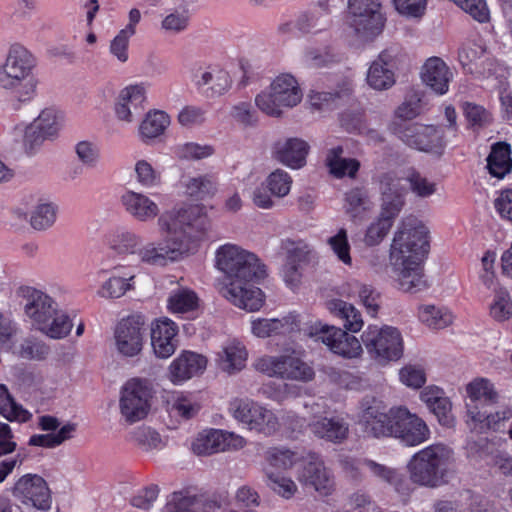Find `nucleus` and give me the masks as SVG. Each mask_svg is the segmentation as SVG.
I'll list each match as a JSON object with an SVG mask.
<instances>
[{"label":"nucleus","instance_id":"obj_1","mask_svg":"<svg viewBox=\"0 0 512 512\" xmlns=\"http://www.w3.org/2000/svg\"><path fill=\"white\" fill-rule=\"evenodd\" d=\"M209 226L207 207L181 204L163 211L156 223L160 241L144 242L135 230L118 226L106 235V244L118 255H136L145 264L165 266L193 254Z\"/></svg>","mask_w":512,"mask_h":512},{"label":"nucleus","instance_id":"obj_2","mask_svg":"<svg viewBox=\"0 0 512 512\" xmlns=\"http://www.w3.org/2000/svg\"><path fill=\"white\" fill-rule=\"evenodd\" d=\"M215 267L224 275L220 293L225 299L249 312L263 306L264 295L256 284L267 276V269L256 254L226 243L215 251Z\"/></svg>","mask_w":512,"mask_h":512},{"label":"nucleus","instance_id":"obj_3","mask_svg":"<svg viewBox=\"0 0 512 512\" xmlns=\"http://www.w3.org/2000/svg\"><path fill=\"white\" fill-rule=\"evenodd\" d=\"M430 249V231L415 216L401 219L390 247L389 261L393 279L404 292H416L426 287L422 262Z\"/></svg>","mask_w":512,"mask_h":512},{"label":"nucleus","instance_id":"obj_4","mask_svg":"<svg viewBox=\"0 0 512 512\" xmlns=\"http://www.w3.org/2000/svg\"><path fill=\"white\" fill-rule=\"evenodd\" d=\"M15 299L22 307L26 320L46 336L62 339L70 333L72 322L69 316L45 291L21 285L15 290Z\"/></svg>","mask_w":512,"mask_h":512},{"label":"nucleus","instance_id":"obj_5","mask_svg":"<svg viewBox=\"0 0 512 512\" xmlns=\"http://www.w3.org/2000/svg\"><path fill=\"white\" fill-rule=\"evenodd\" d=\"M454 450L444 444H432L416 452L407 463L411 483L424 488L446 485L455 474Z\"/></svg>","mask_w":512,"mask_h":512},{"label":"nucleus","instance_id":"obj_6","mask_svg":"<svg viewBox=\"0 0 512 512\" xmlns=\"http://www.w3.org/2000/svg\"><path fill=\"white\" fill-rule=\"evenodd\" d=\"M35 58L24 47L10 48L4 64L0 67V86L16 91L20 101L31 100L36 91V81L32 76Z\"/></svg>","mask_w":512,"mask_h":512},{"label":"nucleus","instance_id":"obj_7","mask_svg":"<svg viewBox=\"0 0 512 512\" xmlns=\"http://www.w3.org/2000/svg\"><path fill=\"white\" fill-rule=\"evenodd\" d=\"M302 99L298 80L292 74L281 73L256 95L255 105L267 116L279 118L285 110L299 105Z\"/></svg>","mask_w":512,"mask_h":512},{"label":"nucleus","instance_id":"obj_8","mask_svg":"<svg viewBox=\"0 0 512 512\" xmlns=\"http://www.w3.org/2000/svg\"><path fill=\"white\" fill-rule=\"evenodd\" d=\"M347 26L360 44L370 43L379 37L386 24L380 0H348Z\"/></svg>","mask_w":512,"mask_h":512},{"label":"nucleus","instance_id":"obj_9","mask_svg":"<svg viewBox=\"0 0 512 512\" xmlns=\"http://www.w3.org/2000/svg\"><path fill=\"white\" fill-rule=\"evenodd\" d=\"M228 411L245 429L265 437L276 434L281 427L280 420L272 409L250 398L232 399Z\"/></svg>","mask_w":512,"mask_h":512},{"label":"nucleus","instance_id":"obj_10","mask_svg":"<svg viewBox=\"0 0 512 512\" xmlns=\"http://www.w3.org/2000/svg\"><path fill=\"white\" fill-rule=\"evenodd\" d=\"M368 355L380 365L398 361L404 353L400 330L390 325H368L361 334Z\"/></svg>","mask_w":512,"mask_h":512},{"label":"nucleus","instance_id":"obj_11","mask_svg":"<svg viewBox=\"0 0 512 512\" xmlns=\"http://www.w3.org/2000/svg\"><path fill=\"white\" fill-rule=\"evenodd\" d=\"M303 407L310 416L307 428L315 438L333 444L347 440L349 423L339 415L327 416L329 406L324 399L307 400Z\"/></svg>","mask_w":512,"mask_h":512},{"label":"nucleus","instance_id":"obj_12","mask_svg":"<svg viewBox=\"0 0 512 512\" xmlns=\"http://www.w3.org/2000/svg\"><path fill=\"white\" fill-rule=\"evenodd\" d=\"M65 126L64 112L54 106H46L25 126L23 146L30 153H36L45 142H53L59 138Z\"/></svg>","mask_w":512,"mask_h":512},{"label":"nucleus","instance_id":"obj_13","mask_svg":"<svg viewBox=\"0 0 512 512\" xmlns=\"http://www.w3.org/2000/svg\"><path fill=\"white\" fill-rule=\"evenodd\" d=\"M304 334L323 343L330 352L348 360L359 359L364 353L363 343L342 328L315 322L303 328Z\"/></svg>","mask_w":512,"mask_h":512},{"label":"nucleus","instance_id":"obj_14","mask_svg":"<svg viewBox=\"0 0 512 512\" xmlns=\"http://www.w3.org/2000/svg\"><path fill=\"white\" fill-rule=\"evenodd\" d=\"M398 410L399 406L387 409L383 401L375 397H365L360 404L358 421L368 437H392Z\"/></svg>","mask_w":512,"mask_h":512},{"label":"nucleus","instance_id":"obj_15","mask_svg":"<svg viewBox=\"0 0 512 512\" xmlns=\"http://www.w3.org/2000/svg\"><path fill=\"white\" fill-rule=\"evenodd\" d=\"M391 129L408 146L419 151L441 154L446 145L443 129L434 125L411 123L402 126L394 121Z\"/></svg>","mask_w":512,"mask_h":512},{"label":"nucleus","instance_id":"obj_16","mask_svg":"<svg viewBox=\"0 0 512 512\" xmlns=\"http://www.w3.org/2000/svg\"><path fill=\"white\" fill-rule=\"evenodd\" d=\"M152 392L147 380L132 378L122 387L119 408L121 416L128 423L145 418L150 409Z\"/></svg>","mask_w":512,"mask_h":512},{"label":"nucleus","instance_id":"obj_17","mask_svg":"<svg viewBox=\"0 0 512 512\" xmlns=\"http://www.w3.org/2000/svg\"><path fill=\"white\" fill-rule=\"evenodd\" d=\"M494 384L487 378L476 377L465 385V423L477 427L481 423L485 406L498 401Z\"/></svg>","mask_w":512,"mask_h":512},{"label":"nucleus","instance_id":"obj_18","mask_svg":"<svg viewBox=\"0 0 512 512\" xmlns=\"http://www.w3.org/2000/svg\"><path fill=\"white\" fill-rule=\"evenodd\" d=\"M12 496L26 507L39 511L51 508V491L46 480L37 474L21 476L11 488Z\"/></svg>","mask_w":512,"mask_h":512},{"label":"nucleus","instance_id":"obj_19","mask_svg":"<svg viewBox=\"0 0 512 512\" xmlns=\"http://www.w3.org/2000/svg\"><path fill=\"white\" fill-rule=\"evenodd\" d=\"M400 61L401 52L397 47L382 50L368 66L367 85L375 91L391 89L396 84V71Z\"/></svg>","mask_w":512,"mask_h":512},{"label":"nucleus","instance_id":"obj_20","mask_svg":"<svg viewBox=\"0 0 512 512\" xmlns=\"http://www.w3.org/2000/svg\"><path fill=\"white\" fill-rule=\"evenodd\" d=\"M302 465L297 471V480L306 487L313 488L323 496L332 494L335 489L333 473L325 466L321 456L308 452L302 458Z\"/></svg>","mask_w":512,"mask_h":512},{"label":"nucleus","instance_id":"obj_21","mask_svg":"<svg viewBox=\"0 0 512 512\" xmlns=\"http://www.w3.org/2000/svg\"><path fill=\"white\" fill-rule=\"evenodd\" d=\"M96 277L103 280L96 290V295L106 300H115L133 289L135 273L121 265L108 267L102 263L96 271Z\"/></svg>","mask_w":512,"mask_h":512},{"label":"nucleus","instance_id":"obj_22","mask_svg":"<svg viewBox=\"0 0 512 512\" xmlns=\"http://www.w3.org/2000/svg\"><path fill=\"white\" fill-rule=\"evenodd\" d=\"M191 81L200 94L210 99L224 95L232 87L229 72L217 65L193 69Z\"/></svg>","mask_w":512,"mask_h":512},{"label":"nucleus","instance_id":"obj_23","mask_svg":"<svg viewBox=\"0 0 512 512\" xmlns=\"http://www.w3.org/2000/svg\"><path fill=\"white\" fill-rule=\"evenodd\" d=\"M145 330L143 323L135 317L123 319L114 332L115 350L123 358L138 356L144 346Z\"/></svg>","mask_w":512,"mask_h":512},{"label":"nucleus","instance_id":"obj_24","mask_svg":"<svg viewBox=\"0 0 512 512\" xmlns=\"http://www.w3.org/2000/svg\"><path fill=\"white\" fill-rule=\"evenodd\" d=\"M392 437L405 446H417L430 438V430L426 423L407 408L399 406Z\"/></svg>","mask_w":512,"mask_h":512},{"label":"nucleus","instance_id":"obj_25","mask_svg":"<svg viewBox=\"0 0 512 512\" xmlns=\"http://www.w3.org/2000/svg\"><path fill=\"white\" fill-rule=\"evenodd\" d=\"M381 195L380 216L394 221L405 205L406 189L401 178L394 172H387L379 177Z\"/></svg>","mask_w":512,"mask_h":512},{"label":"nucleus","instance_id":"obj_26","mask_svg":"<svg viewBox=\"0 0 512 512\" xmlns=\"http://www.w3.org/2000/svg\"><path fill=\"white\" fill-rule=\"evenodd\" d=\"M124 211L135 221L140 223L156 221L163 214L159 204L147 193L128 189L120 197Z\"/></svg>","mask_w":512,"mask_h":512},{"label":"nucleus","instance_id":"obj_27","mask_svg":"<svg viewBox=\"0 0 512 512\" xmlns=\"http://www.w3.org/2000/svg\"><path fill=\"white\" fill-rule=\"evenodd\" d=\"M147 99V86L144 83L130 84L120 90L114 111L119 121L130 124L136 114L144 109Z\"/></svg>","mask_w":512,"mask_h":512},{"label":"nucleus","instance_id":"obj_28","mask_svg":"<svg viewBox=\"0 0 512 512\" xmlns=\"http://www.w3.org/2000/svg\"><path fill=\"white\" fill-rule=\"evenodd\" d=\"M207 367L205 356L192 351H182L168 366L167 378L174 385H183L201 375Z\"/></svg>","mask_w":512,"mask_h":512},{"label":"nucleus","instance_id":"obj_29","mask_svg":"<svg viewBox=\"0 0 512 512\" xmlns=\"http://www.w3.org/2000/svg\"><path fill=\"white\" fill-rule=\"evenodd\" d=\"M219 509L220 504L214 498L177 491L167 496L160 512H217Z\"/></svg>","mask_w":512,"mask_h":512},{"label":"nucleus","instance_id":"obj_30","mask_svg":"<svg viewBox=\"0 0 512 512\" xmlns=\"http://www.w3.org/2000/svg\"><path fill=\"white\" fill-rule=\"evenodd\" d=\"M302 319L296 312H289L279 318L251 319V333L258 338L288 335L301 330Z\"/></svg>","mask_w":512,"mask_h":512},{"label":"nucleus","instance_id":"obj_31","mask_svg":"<svg viewBox=\"0 0 512 512\" xmlns=\"http://www.w3.org/2000/svg\"><path fill=\"white\" fill-rule=\"evenodd\" d=\"M281 249L285 254L281 276L289 287L294 288L301 279L300 265L306 260L310 250L305 242L290 239L282 241Z\"/></svg>","mask_w":512,"mask_h":512},{"label":"nucleus","instance_id":"obj_32","mask_svg":"<svg viewBox=\"0 0 512 512\" xmlns=\"http://www.w3.org/2000/svg\"><path fill=\"white\" fill-rule=\"evenodd\" d=\"M420 78L423 84L432 92L442 96L449 91V85L454 78V74L442 58L432 56L422 65Z\"/></svg>","mask_w":512,"mask_h":512},{"label":"nucleus","instance_id":"obj_33","mask_svg":"<svg viewBox=\"0 0 512 512\" xmlns=\"http://www.w3.org/2000/svg\"><path fill=\"white\" fill-rule=\"evenodd\" d=\"M309 144L301 138H283L272 146V157L290 169H300L306 164Z\"/></svg>","mask_w":512,"mask_h":512},{"label":"nucleus","instance_id":"obj_34","mask_svg":"<svg viewBox=\"0 0 512 512\" xmlns=\"http://www.w3.org/2000/svg\"><path fill=\"white\" fill-rule=\"evenodd\" d=\"M248 360L246 346L238 339H228L220 346L215 355L217 367L228 375L241 372Z\"/></svg>","mask_w":512,"mask_h":512},{"label":"nucleus","instance_id":"obj_35","mask_svg":"<svg viewBox=\"0 0 512 512\" xmlns=\"http://www.w3.org/2000/svg\"><path fill=\"white\" fill-rule=\"evenodd\" d=\"M177 333L176 324L168 318L158 319L152 324L151 346L157 358L167 359L174 354L177 348Z\"/></svg>","mask_w":512,"mask_h":512},{"label":"nucleus","instance_id":"obj_36","mask_svg":"<svg viewBox=\"0 0 512 512\" xmlns=\"http://www.w3.org/2000/svg\"><path fill=\"white\" fill-rule=\"evenodd\" d=\"M312 363L306 361L301 353L292 351L283 353L282 379L300 383H309L315 379Z\"/></svg>","mask_w":512,"mask_h":512},{"label":"nucleus","instance_id":"obj_37","mask_svg":"<svg viewBox=\"0 0 512 512\" xmlns=\"http://www.w3.org/2000/svg\"><path fill=\"white\" fill-rule=\"evenodd\" d=\"M367 471L379 481L392 486L397 493L403 496L410 495V483L398 469L371 460L367 462Z\"/></svg>","mask_w":512,"mask_h":512},{"label":"nucleus","instance_id":"obj_38","mask_svg":"<svg viewBox=\"0 0 512 512\" xmlns=\"http://www.w3.org/2000/svg\"><path fill=\"white\" fill-rule=\"evenodd\" d=\"M297 461L295 452L285 447H270L264 453L262 471L264 476L268 473H283L291 469Z\"/></svg>","mask_w":512,"mask_h":512},{"label":"nucleus","instance_id":"obj_39","mask_svg":"<svg viewBox=\"0 0 512 512\" xmlns=\"http://www.w3.org/2000/svg\"><path fill=\"white\" fill-rule=\"evenodd\" d=\"M329 312L341 319L344 330L350 333H358L364 326L361 312L354 305L341 299H332L327 303Z\"/></svg>","mask_w":512,"mask_h":512},{"label":"nucleus","instance_id":"obj_40","mask_svg":"<svg viewBox=\"0 0 512 512\" xmlns=\"http://www.w3.org/2000/svg\"><path fill=\"white\" fill-rule=\"evenodd\" d=\"M326 165L329 172L336 178H355L360 168V162L355 158L343 157V148L336 146L328 150Z\"/></svg>","mask_w":512,"mask_h":512},{"label":"nucleus","instance_id":"obj_41","mask_svg":"<svg viewBox=\"0 0 512 512\" xmlns=\"http://www.w3.org/2000/svg\"><path fill=\"white\" fill-rule=\"evenodd\" d=\"M181 186L186 196L196 200L212 197L217 191L216 180L208 174L184 177Z\"/></svg>","mask_w":512,"mask_h":512},{"label":"nucleus","instance_id":"obj_42","mask_svg":"<svg viewBox=\"0 0 512 512\" xmlns=\"http://www.w3.org/2000/svg\"><path fill=\"white\" fill-rule=\"evenodd\" d=\"M170 124L171 117L167 112L151 110L139 125V135L144 141L155 139L164 134Z\"/></svg>","mask_w":512,"mask_h":512},{"label":"nucleus","instance_id":"obj_43","mask_svg":"<svg viewBox=\"0 0 512 512\" xmlns=\"http://www.w3.org/2000/svg\"><path fill=\"white\" fill-rule=\"evenodd\" d=\"M487 167L490 174L498 179H503L511 171V149L507 143L499 142L492 146Z\"/></svg>","mask_w":512,"mask_h":512},{"label":"nucleus","instance_id":"obj_44","mask_svg":"<svg viewBox=\"0 0 512 512\" xmlns=\"http://www.w3.org/2000/svg\"><path fill=\"white\" fill-rule=\"evenodd\" d=\"M132 176L135 182L145 189L159 188L163 184L161 170L148 159L140 158L135 161Z\"/></svg>","mask_w":512,"mask_h":512},{"label":"nucleus","instance_id":"obj_45","mask_svg":"<svg viewBox=\"0 0 512 512\" xmlns=\"http://www.w3.org/2000/svg\"><path fill=\"white\" fill-rule=\"evenodd\" d=\"M373 208L366 190L353 188L345 194L344 210L353 220H362L365 215Z\"/></svg>","mask_w":512,"mask_h":512},{"label":"nucleus","instance_id":"obj_46","mask_svg":"<svg viewBox=\"0 0 512 512\" xmlns=\"http://www.w3.org/2000/svg\"><path fill=\"white\" fill-rule=\"evenodd\" d=\"M169 403L171 413L183 420L195 417L201 409L198 397L189 392L175 393Z\"/></svg>","mask_w":512,"mask_h":512},{"label":"nucleus","instance_id":"obj_47","mask_svg":"<svg viewBox=\"0 0 512 512\" xmlns=\"http://www.w3.org/2000/svg\"><path fill=\"white\" fill-rule=\"evenodd\" d=\"M418 317L431 329H443L454 321L453 313L446 307L423 305L419 307Z\"/></svg>","mask_w":512,"mask_h":512},{"label":"nucleus","instance_id":"obj_48","mask_svg":"<svg viewBox=\"0 0 512 512\" xmlns=\"http://www.w3.org/2000/svg\"><path fill=\"white\" fill-rule=\"evenodd\" d=\"M130 440L145 452L159 451L166 446V439L156 430L147 426H140L132 430Z\"/></svg>","mask_w":512,"mask_h":512},{"label":"nucleus","instance_id":"obj_49","mask_svg":"<svg viewBox=\"0 0 512 512\" xmlns=\"http://www.w3.org/2000/svg\"><path fill=\"white\" fill-rule=\"evenodd\" d=\"M330 25L329 11L320 6L302 14L297 20L298 28L304 33H316L326 29Z\"/></svg>","mask_w":512,"mask_h":512},{"label":"nucleus","instance_id":"obj_50","mask_svg":"<svg viewBox=\"0 0 512 512\" xmlns=\"http://www.w3.org/2000/svg\"><path fill=\"white\" fill-rule=\"evenodd\" d=\"M199 299L196 293L188 288H179L171 292L168 298V309L173 314H185L197 309Z\"/></svg>","mask_w":512,"mask_h":512},{"label":"nucleus","instance_id":"obj_51","mask_svg":"<svg viewBox=\"0 0 512 512\" xmlns=\"http://www.w3.org/2000/svg\"><path fill=\"white\" fill-rule=\"evenodd\" d=\"M0 415L16 422H26L31 418V413L11 398L4 385H0Z\"/></svg>","mask_w":512,"mask_h":512},{"label":"nucleus","instance_id":"obj_52","mask_svg":"<svg viewBox=\"0 0 512 512\" xmlns=\"http://www.w3.org/2000/svg\"><path fill=\"white\" fill-rule=\"evenodd\" d=\"M489 315L497 322L512 318V298L505 288H499L494 292L489 305Z\"/></svg>","mask_w":512,"mask_h":512},{"label":"nucleus","instance_id":"obj_53","mask_svg":"<svg viewBox=\"0 0 512 512\" xmlns=\"http://www.w3.org/2000/svg\"><path fill=\"white\" fill-rule=\"evenodd\" d=\"M264 478L267 487L283 499L289 500L298 493L296 482L284 473H268Z\"/></svg>","mask_w":512,"mask_h":512},{"label":"nucleus","instance_id":"obj_54","mask_svg":"<svg viewBox=\"0 0 512 512\" xmlns=\"http://www.w3.org/2000/svg\"><path fill=\"white\" fill-rule=\"evenodd\" d=\"M57 207L50 202L39 201L30 215V224L35 230H46L56 221Z\"/></svg>","mask_w":512,"mask_h":512},{"label":"nucleus","instance_id":"obj_55","mask_svg":"<svg viewBox=\"0 0 512 512\" xmlns=\"http://www.w3.org/2000/svg\"><path fill=\"white\" fill-rule=\"evenodd\" d=\"M350 93V88L345 85L339 91H317L312 90L308 94V102L313 110L324 111L333 107L338 99H341Z\"/></svg>","mask_w":512,"mask_h":512},{"label":"nucleus","instance_id":"obj_56","mask_svg":"<svg viewBox=\"0 0 512 512\" xmlns=\"http://www.w3.org/2000/svg\"><path fill=\"white\" fill-rule=\"evenodd\" d=\"M424 110L423 94L418 91L409 93L403 102L395 109L396 120H412L419 116Z\"/></svg>","mask_w":512,"mask_h":512},{"label":"nucleus","instance_id":"obj_57","mask_svg":"<svg viewBox=\"0 0 512 512\" xmlns=\"http://www.w3.org/2000/svg\"><path fill=\"white\" fill-rule=\"evenodd\" d=\"M405 179L409 184L411 192L419 198H428L437 191L436 182L428 179L419 171L411 168L405 173Z\"/></svg>","mask_w":512,"mask_h":512},{"label":"nucleus","instance_id":"obj_58","mask_svg":"<svg viewBox=\"0 0 512 512\" xmlns=\"http://www.w3.org/2000/svg\"><path fill=\"white\" fill-rule=\"evenodd\" d=\"M192 450L197 455H209L221 451V430L210 429L201 432L192 443Z\"/></svg>","mask_w":512,"mask_h":512},{"label":"nucleus","instance_id":"obj_59","mask_svg":"<svg viewBox=\"0 0 512 512\" xmlns=\"http://www.w3.org/2000/svg\"><path fill=\"white\" fill-rule=\"evenodd\" d=\"M333 255L344 265L352 266L351 245L348 240L346 229L340 228L336 234L327 239Z\"/></svg>","mask_w":512,"mask_h":512},{"label":"nucleus","instance_id":"obj_60","mask_svg":"<svg viewBox=\"0 0 512 512\" xmlns=\"http://www.w3.org/2000/svg\"><path fill=\"white\" fill-rule=\"evenodd\" d=\"M292 182V177L288 172L276 169L266 177L264 185L271 195L283 198L289 194Z\"/></svg>","mask_w":512,"mask_h":512},{"label":"nucleus","instance_id":"obj_61","mask_svg":"<svg viewBox=\"0 0 512 512\" xmlns=\"http://www.w3.org/2000/svg\"><path fill=\"white\" fill-rule=\"evenodd\" d=\"M482 416L484 419H481L482 421L477 425V427L467 425L470 431L483 433L487 429H498L502 422L512 418V407L501 406L495 412L491 413H487L485 410H482Z\"/></svg>","mask_w":512,"mask_h":512},{"label":"nucleus","instance_id":"obj_62","mask_svg":"<svg viewBox=\"0 0 512 512\" xmlns=\"http://www.w3.org/2000/svg\"><path fill=\"white\" fill-rule=\"evenodd\" d=\"M190 22V13L186 9L170 10L161 21V29L168 34H179L185 31Z\"/></svg>","mask_w":512,"mask_h":512},{"label":"nucleus","instance_id":"obj_63","mask_svg":"<svg viewBox=\"0 0 512 512\" xmlns=\"http://www.w3.org/2000/svg\"><path fill=\"white\" fill-rule=\"evenodd\" d=\"M19 332L17 323L8 314L0 312V351H10Z\"/></svg>","mask_w":512,"mask_h":512},{"label":"nucleus","instance_id":"obj_64","mask_svg":"<svg viewBox=\"0 0 512 512\" xmlns=\"http://www.w3.org/2000/svg\"><path fill=\"white\" fill-rule=\"evenodd\" d=\"M75 152L79 161L87 168H95L101 159L100 147L98 144L83 140L76 144Z\"/></svg>","mask_w":512,"mask_h":512}]
</instances>
